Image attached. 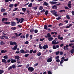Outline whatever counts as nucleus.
I'll return each mask as SVG.
<instances>
[{"instance_id":"nucleus-14","label":"nucleus","mask_w":74,"mask_h":74,"mask_svg":"<svg viewBox=\"0 0 74 74\" xmlns=\"http://www.w3.org/2000/svg\"><path fill=\"white\" fill-rule=\"evenodd\" d=\"M57 12L55 11V12L52 13L53 15H54L55 16H58V14H57Z\"/></svg>"},{"instance_id":"nucleus-23","label":"nucleus","mask_w":74,"mask_h":74,"mask_svg":"<svg viewBox=\"0 0 74 74\" xmlns=\"http://www.w3.org/2000/svg\"><path fill=\"white\" fill-rule=\"evenodd\" d=\"M1 12H5V9L4 8L1 9Z\"/></svg>"},{"instance_id":"nucleus-61","label":"nucleus","mask_w":74,"mask_h":74,"mask_svg":"<svg viewBox=\"0 0 74 74\" xmlns=\"http://www.w3.org/2000/svg\"><path fill=\"white\" fill-rule=\"evenodd\" d=\"M25 44H28L29 43V42L28 41H27L25 42Z\"/></svg>"},{"instance_id":"nucleus-6","label":"nucleus","mask_w":74,"mask_h":74,"mask_svg":"<svg viewBox=\"0 0 74 74\" xmlns=\"http://www.w3.org/2000/svg\"><path fill=\"white\" fill-rule=\"evenodd\" d=\"M14 58L15 59H17V61H18L19 60H20V57L18 56H14Z\"/></svg>"},{"instance_id":"nucleus-54","label":"nucleus","mask_w":74,"mask_h":74,"mask_svg":"<svg viewBox=\"0 0 74 74\" xmlns=\"http://www.w3.org/2000/svg\"><path fill=\"white\" fill-rule=\"evenodd\" d=\"M64 62L63 60H61L60 62V64H62Z\"/></svg>"},{"instance_id":"nucleus-27","label":"nucleus","mask_w":74,"mask_h":74,"mask_svg":"<svg viewBox=\"0 0 74 74\" xmlns=\"http://www.w3.org/2000/svg\"><path fill=\"white\" fill-rule=\"evenodd\" d=\"M12 69H15V68H16V65L15 64H13L12 65Z\"/></svg>"},{"instance_id":"nucleus-62","label":"nucleus","mask_w":74,"mask_h":74,"mask_svg":"<svg viewBox=\"0 0 74 74\" xmlns=\"http://www.w3.org/2000/svg\"><path fill=\"white\" fill-rule=\"evenodd\" d=\"M1 45H3V44H4V43H3V42L1 41V42L0 43Z\"/></svg>"},{"instance_id":"nucleus-37","label":"nucleus","mask_w":74,"mask_h":74,"mask_svg":"<svg viewBox=\"0 0 74 74\" xmlns=\"http://www.w3.org/2000/svg\"><path fill=\"white\" fill-rule=\"evenodd\" d=\"M29 53H27V54H25L24 55V56H25V57H26V58H27V57L29 56Z\"/></svg>"},{"instance_id":"nucleus-3","label":"nucleus","mask_w":74,"mask_h":74,"mask_svg":"<svg viewBox=\"0 0 74 74\" xmlns=\"http://www.w3.org/2000/svg\"><path fill=\"white\" fill-rule=\"evenodd\" d=\"M52 59H53L52 57L51 56L50 57V58H49L47 60V61L48 63H49V62H52Z\"/></svg>"},{"instance_id":"nucleus-15","label":"nucleus","mask_w":74,"mask_h":74,"mask_svg":"<svg viewBox=\"0 0 74 74\" xmlns=\"http://www.w3.org/2000/svg\"><path fill=\"white\" fill-rule=\"evenodd\" d=\"M43 48L44 49H46L47 48H48V45H44L43 46Z\"/></svg>"},{"instance_id":"nucleus-29","label":"nucleus","mask_w":74,"mask_h":74,"mask_svg":"<svg viewBox=\"0 0 74 74\" xmlns=\"http://www.w3.org/2000/svg\"><path fill=\"white\" fill-rule=\"evenodd\" d=\"M20 38H23L24 39H25V36L23 35L22 36H20Z\"/></svg>"},{"instance_id":"nucleus-53","label":"nucleus","mask_w":74,"mask_h":74,"mask_svg":"<svg viewBox=\"0 0 74 74\" xmlns=\"http://www.w3.org/2000/svg\"><path fill=\"white\" fill-rule=\"evenodd\" d=\"M18 10V8H15L13 10V11H16V10Z\"/></svg>"},{"instance_id":"nucleus-34","label":"nucleus","mask_w":74,"mask_h":74,"mask_svg":"<svg viewBox=\"0 0 74 74\" xmlns=\"http://www.w3.org/2000/svg\"><path fill=\"white\" fill-rule=\"evenodd\" d=\"M14 6V4H12L10 5L9 6V7H10V8H12V7Z\"/></svg>"},{"instance_id":"nucleus-58","label":"nucleus","mask_w":74,"mask_h":74,"mask_svg":"<svg viewBox=\"0 0 74 74\" xmlns=\"http://www.w3.org/2000/svg\"><path fill=\"white\" fill-rule=\"evenodd\" d=\"M12 69V66H10V67L8 68V70H11Z\"/></svg>"},{"instance_id":"nucleus-10","label":"nucleus","mask_w":74,"mask_h":74,"mask_svg":"<svg viewBox=\"0 0 74 74\" xmlns=\"http://www.w3.org/2000/svg\"><path fill=\"white\" fill-rule=\"evenodd\" d=\"M11 62L12 63H15V62H16V60L15 59H14L12 58H11Z\"/></svg>"},{"instance_id":"nucleus-31","label":"nucleus","mask_w":74,"mask_h":74,"mask_svg":"<svg viewBox=\"0 0 74 74\" xmlns=\"http://www.w3.org/2000/svg\"><path fill=\"white\" fill-rule=\"evenodd\" d=\"M4 59H8V56L6 55L3 56V57Z\"/></svg>"},{"instance_id":"nucleus-13","label":"nucleus","mask_w":74,"mask_h":74,"mask_svg":"<svg viewBox=\"0 0 74 74\" xmlns=\"http://www.w3.org/2000/svg\"><path fill=\"white\" fill-rule=\"evenodd\" d=\"M7 61V60L5 59H2V63H4L5 64H6L7 63V62L6 61Z\"/></svg>"},{"instance_id":"nucleus-9","label":"nucleus","mask_w":74,"mask_h":74,"mask_svg":"<svg viewBox=\"0 0 74 74\" xmlns=\"http://www.w3.org/2000/svg\"><path fill=\"white\" fill-rule=\"evenodd\" d=\"M57 37L58 40H63V37H60V35H59L57 36Z\"/></svg>"},{"instance_id":"nucleus-33","label":"nucleus","mask_w":74,"mask_h":74,"mask_svg":"<svg viewBox=\"0 0 74 74\" xmlns=\"http://www.w3.org/2000/svg\"><path fill=\"white\" fill-rule=\"evenodd\" d=\"M34 31V29H32L30 30V32L31 33H32V32H33Z\"/></svg>"},{"instance_id":"nucleus-32","label":"nucleus","mask_w":74,"mask_h":74,"mask_svg":"<svg viewBox=\"0 0 74 74\" xmlns=\"http://www.w3.org/2000/svg\"><path fill=\"white\" fill-rule=\"evenodd\" d=\"M11 29H12V30H15L16 29V27H12Z\"/></svg>"},{"instance_id":"nucleus-11","label":"nucleus","mask_w":74,"mask_h":74,"mask_svg":"<svg viewBox=\"0 0 74 74\" xmlns=\"http://www.w3.org/2000/svg\"><path fill=\"white\" fill-rule=\"evenodd\" d=\"M52 44L53 45H56V44H59V42L58 41L54 42V41H52Z\"/></svg>"},{"instance_id":"nucleus-60","label":"nucleus","mask_w":74,"mask_h":74,"mask_svg":"<svg viewBox=\"0 0 74 74\" xmlns=\"http://www.w3.org/2000/svg\"><path fill=\"white\" fill-rule=\"evenodd\" d=\"M66 17L67 19H70V16L69 15H67L66 16Z\"/></svg>"},{"instance_id":"nucleus-28","label":"nucleus","mask_w":74,"mask_h":74,"mask_svg":"<svg viewBox=\"0 0 74 74\" xmlns=\"http://www.w3.org/2000/svg\"><path fill=\"white\" fill-rule=\"evenodd\" d=\"M41 44H40L39 45V48L40 49H41L42 48H43V47H42V46H41Z\"/></svg>"},{"instance_id":"nucleus-36","label":"nucleus","mask_w":74,"mask_h":74,"mask_svg":"<svg viewBox=\"0 0 74 74\" xmlns=\"http://www.w3.org/2000/svg\"><path fill=\"white\" fill-rule=\"evenodd\" d=\"M4 38H5V36H1V39L3 40V39H4Z\"/></svg>"},{"instance_id":"nucleus-7","label":"nucleus","mask_w":74,"mask_h":74,"mask_svg":"<svg viewBox=\"0 0 74 74\" xmlns=\"http://www.w3.org/2000/svg\"><path fill=\"white\" fill-rule=\"evenodd\" d=\"M11 26H16V23L14 21L12 22L11 23Z\"/></svg>"},{"instance_id":"nucleus-2","label":"nucleus","mask_w":74,"mask_h":74,"mask_svg":"<svg viewBox=\"0 0 74 74\" xmlns=\"http://www.w3.org/2000/svg\"><path fill=\"white\" fill-rule=\"evenodd\" d=\"M28 70L30 72H32L34 70V69L32 67L29 66L28 68Z\"/></svg>"},{"instance_id":"nucleus-18","label":"nucleus","mask_w":74,"mask_h":74,"mask_svg":"<svg viewBox=\"0 0 74 74\" xmlns=\"http://www.w3.org/2000/svg\"><path fill=\"white\" fill-rule=\"evenodd\" d=\"M45 5L46 6H47V5H48L49 4L47 2H45L43 4V5Z\"/></svg>"},{"instance_id":"nucleus-1","label":"nucleus","mask_w":74,"mask_h":74,"mask_svg":"<svg viewBox=\"0 0 74 74\" xmlns=\"http://www.w3.org/2000/svg\"><path fill=\"white\" fill-rule=\"evenodd\" d=\"M17 21H18L16 23L18 24L19 23V22H20V23H22L24 21V19H20L19 20L18 19H16L15 20Z\"/></svg>"},{"instance_id":"nucleus-25","label":"nucleus","mask_w":74,"mask_h":74,"mask_svg":"<svg viewBox=\"0 0 74 74\" xmlns=\"http://www.w3.org/2000/svg\"><path fill=\"white\" fill-rule=\"evenodd\" d=\"M3 23H4V24H7V25H10L11 23V22H4Z\"/></svg>"},{"instance_id":"nucleus-55","label":"nucleus","mask_w":74,"mask_h":74,"mask_svg":"<svg viewBox=\"0 0 74 74\" xmlns=\"http://www.w3.org/2000/svg\"><path fill=\"white\" fill-rule=\"evenodd\" d=\"M45 11V10L44 9H43L40 11V12H44Z\"/></svg>"},{"instance_id":"nucleus-5","label":"nucleus","mask_w":74,"mask_h":74,"mask_svg":"<svg viewBox=\"0 0 74 74\" xmlns=\"http://www.w3.org/2000/svg\"><path fill=\"white\" fill-rule=\"evenodd\" d=\"M69 46L68 45H67L66 46H64V47L63 49L64 50H68L69 49Z\"/></svg>"},{"instance_id":"nucleus-59","label":"nucleus","mask_w":74,"mask_h":74,"mask_svg":"<svg viewBox=\"0 0 74 74\" xmlns=\"http://www.w3.org/2000/svg\"><path fill=\"white\" fill-rule=\"evenodd\" d=\"M60 52H59V51H58L56 52V55H58V54H59V53Z\"/></svg>"},{"instance_id":"nucleus-51","label":"nucleus","mask_w":74,"mask_h":74,"mask_svg":"<svg viewBox=\"0 0 74 74\" xmlns=\"http://www.w3.org/2000/svg\"><path fill=\"white\" fill-rule=\"evenodd\" d=\"M29 34H27L25 36L26 38H27L28 37H29Z\"/></svg>"},{"instance_id":"nucleus-8","label":"nucleus","mask_w":74,"mask_h":74,"mask_svg":"<svg viewBox=\"0 0 74 74\" xmlns=\"http://www.w3.org/2000/svg\"><path fill=\"white\" fill-rule=\"evenodd\" d=\"M45 38H47L48 37V38L51 37V34L49 33L47 34V36H45Z\"/></svg>"},{"instance_id":"nucleus-43","label":"nucleus","mask_w":74,"mask_h":74,"mask_svg":"<svg viewBox=\"0 0 74 74\" xmlns=\"http://www.w3.org/2000/svg\"><path fill=\"white\" fill-rule=\"evenodd\" d=\"M48 14V10H46L45 12V15H47Z\"/></svg>"},{"instance_id":"nucleus-48","label":"nucleus","mask_w":74,"mask_h":74,"mask_svg":"<svg viewBox=\"0 0 74 74\" xmlns=\"http://www.w3.org/2000/svg\"><path fill=\"white\" fill-rule=\"evenodd\" d=\"M59 56H57L55 58V59L56 60L59 59Z\"/></svg>"},{"instance_id":"nucleus-50","label":"nucleus","mask_w":74,"mask_h":74,"mask_svg":"<svg viewBox=\"0 0 74 74\" xmlns=\"http://www.w3.org/2000/svg\"><path fill=\"white\" fill-rule=\"evenodd\" d=\"M38 32V31L37 29H35L34 30V33H37Z\"/></svg>"},{"instance_id":"nucleus-17","label":"nucleus","mask_w":74,"mask_h":74,"mask_svg":"<svg viewBox=\"0 0 74 74\" xmlns=\"http://www.w3.org/2000/svg\"><path fill=\"white\" fill-rule=\"evenodd\" d=\"M52 8L53 10H56V9H57V8H58V7H57L56 5H54L52 7Z\"/></svg>"},{"instance_id":"nucleus-24","label":"nucleus","mask_w":74,"mask_h":74,"mask_svg":"<svg viewBox=\"0 0 74 74\" xmlns=\"http://www.w3.org/2000/svg\"><path fill=\"white\" fill-rule=\"evenodd\" d=\"M44 29H48V27L46 25H44Z\"/></svg>"},{"instance_id":"nucleus-4","label":"nucleus","mask_w":74,"mask_h":74,"mask_svg":"<svg viewBox=\"0 0 74 74\" xmlns=\"http://www.w3.org/2000/svg\"><path fill=\"white\" fill-rule=\"evenodd\" d=\"M17 43L15 42L11 41L10 42V45H16Z\"/></svg>"},{"instance_id":"nucleus-56","label":"nucleus","mask_w":74,"mask_h":74,"mask_svg":"<svg viewBox=\"0 0 74 74\" xmlns=\"http://www.w3.org/2000/svg\"><path fill=\"white\" fill-rule=\"evenodd\" d=\"M69 60V59L68 58H66V59H64V61L65 62H66V61H68V60Z\"/></svg>"},{"instance_id":"nucleus-49","label":"nucleus","mask_w":74,"mask_h":74,"mask_svg":"<svg viewBox=\"0 0 74 74\" xmlns=\"http://www.w3.org/2000/svg\"><path fill=\"white\" fill-rule=\"evenodd\" d=\"M33 52V49L29 51V53H32Z\"/></svg>"},{"instance_id":"nucleus-47","label":"nucleus","mask_w":74,"mask_h":74,"mask_svg":"<svg viewBox=\"0 0 74 74\" xmlns=\"http://www.w3.org/2000/svg\"><path fill=\"white\" fill-rule=\"evenodd\" d=\"M50 12L51 13H53V12H55V10H52L50 11Z\"/></svg>"},{"instance_id":"nucleus-40","label":"nucleus","mask_w":74,"mask_h":74,"mask_svg":"<svg viewBox=\"0 0 74 74\" xmlns=\"http://www.w3.org/2000/svg\"><path fill=\"white\" fill-rule=\"evenodd\" d=\"M53 48L54 49H56V46L55 45H53Z\"/></svg>"},{"instance_id":"nucleus-64","label":"nucleus","mask_w":74,"mask_h":74,"mask_svg":"<svg viewBox=\"0 0 74 74\" xmlns=\"http://www.w3.org/2000/svg\"><path fill=\"white\" fill-rule=\"evenodd\" d=\"M71 13L73 15H74V11H72L71 12Z\"/></svg>"},{"instance_id":"nucleus-35","label":"nucleus","mask_w":74,"mask_h":74,"mask_svg":"<svg viewBox=\"0 0 74 74\" xmlns=\"http://www.w3.org/2000/svg\"><path fill=\"white\" fill-rule=\"evenodd\" d=\"M40 10H42L43 9V7L42 6H40L39 8Z\"/></svg>"},{"instance_id":"nucleus-26","label":"nucleus","mask_w":74,"mask_h":74,"mask_svg":"<svg viewBox=\"0 0 74 74\" xmlns=\"http://www.w3.org/2000/svg\"><path fill=\"white\" fill-rule=\"evenodd\" d=\"M22 10L23 12H25L26 10V9L25 8H23L22 9Z\"/></svg>"},{"instance_id":"nucleus-39","label":"nucleus","mask_w":74,"mask_h":74,"mask_svg":"<svg viewBox=\"0 0 74 74\" xmlns=\"http://www.w3.org/2000/svg\"><path fill=\"white\" fill-rule=\"evenodd\" d=\"M29 51L28 50L25 51V53H29Z\"/></svg>"},{"instance_id":"nucleus-41","label":"nucleus","mask_w":74,"mask_h":74,"mask_svg":"<svg viewBox=\"0 0 74 74\" xmlns=\"http://www.w3.org/2000/svg\"><path fill=\"white\" fill-rule=\"evenodd\" d=\"M29 66H30V64H28L26 65L25 67H26V68H28V67H29Z\"/></svg>"},{"instance_id":"nucleus-46","label":"nucleus","mask_w":74,"mask_h":74,"mask_svg":"<svg viewBox=\"0 0 74 74\" xmlns=\"http://www.w3.org/2000/svg\"><path fill=\"white\" fill-rule=\"evenodd\" d=\"M37 8H38V7L36 6L34 7L33 8L34 10H37Z\"/></svg>"},{"instance_id":"nucleus-19","label":"nucleus","mask_w":74,"mask_h":74,"mask_svg":"<svg viewBox=\"0 0 74 74\" xmlns=\"http://www.w3.org/2000/svg\"><path fill=\"white\" fill-rule=\"evenodd\" d=\"M18 47L17 45H16L12 49L13 50H16V49H17V47Z\"/></svg>"},{"instance_id":"nucleus-52","label":"nucleus","mask_w":74,"mask_h":74,"mask_svg":"<svg viewBox=\"0 0 74 74\" xmlns=\"http://www.w3.org/2000/svg\"><path fill=\"white\" fill-rule=\"evenodd\" d=\"M45 40V38H43V39H41L40 38V41H44Z\"/></svg>"},{"instance_id":"nucleus-57","label":"nucleus","mask_w":74,"mask_h":74,"mask_svg":"<svg viewBox=\"0 0 74 74\" xmlns=\"http://www.w3.org/2000/svg\"><path fill=\"white\" fill-rule=\"evenodd\" d=\"M58 25L59 26H63V24L60 23Z\"/></svg>"},{"instance_id":"nucleus-16","label":"nucleus","mask_w":74,"mask_h":74,"mask_svg":"<svg viewBox=\"0 0 74 74\" xmlns=\"http://www.w3.org/2000/svg\"><path fill=\"white\" fill-rule=\"evenodd\" d=\"M47 39L48 40H49V41H52V40H53V38L52 37H50L49 38H48Z\"/></svg>"},{"instance_id":"nucleus-20","label":"nucleus","mask_w":74,"mask_h":74,"mask_svg":"<svg viewBox=\"0 0 74 74\" xmlns=\"http://www.w3.org/2000/svg\"><path fill=\"white\" fill-rule=\"evenodd\" d=\"M1 53H5L6 52H7V50H1Z\"/></svg>"},{"instance_id":"nucleus-42","label":"nucleus","mask_w":74,"mask_h":74,"mask_svg":"<svg viewBox=\"0 0 74 74\" xmlns=\"http://www.w3.org/2000/svg\"><path fill=\"white\" fill-rule=\"evenodd\" d=\"M32 7V3H30L28 5V7Z\"/></svg>"},{"instance_id":"nucleus-22","label":"nucleus","mask_w":74,"mask_h":74,"mask_svg":"<svg viewBox=\"0 0 74 74\" xmlns=\"http://www.w3.org/2000/svg\"><path fill=\"white\" fill-rule=\"evenodd\" d=\"M21 53H25V50L23 49H21L20 50Z\"/></svg>"},{"instance_id":"nucleus-21","label":"nucleus","mask_w":74,"mask_h":74,"mask_svg":"<svg viewBox=\"0 0 74 74\" xmlns=\"http://www.w3.org/2000/svg\"><path fill=\"white\" fill-rule=\"evenodd\" d=\"M70 52L71 53H73L74 52V48L72 49H71L70 51Z\"/></svg>"},{"instance_id":"nucleus-30","label":"nucleus","mask_w":74,"mask_h":74,"mask_svg":"<svg viewBox=\"0 0 74 74\" xmlns=\"http://www.w3.org/2000/svg\"><path fill=\"white\" fill-rule=\"evenodd\" d=\"M71 3H69L68 4V6L69 7V8H71Z\"/></svg>"},{"instance_id":"nucleus-45","label":"nucleus","mask_w":74,"mask_h":74,"mask_svg":"<svg viewBox=\"0 0 74 74\" xmlns=\"http://www.w3.org/2000/svg\"><path fill=\"white\" fill-rule=\"evenodd\" d=\"M56 61L57 63H59V62H60V60H59V59H57L56 60Z\"/></svg>"},{"instance_id":"nucleus-12","label":"nucleus","mask_w":74,"mask_h":74,"mask_svg":"<svg viewBox=\"0 0 74 74\" xmlns=\"http://www.w3.org/2000/svg\"><path fill=\"white\" fill-rule=\"evenodd\" d=\"M49 3H50V4H57L58 2L55 1H50Z\"/></svg>"},{"instance_id":"nucleus-63","label":"nucleus","mask_w":74,"mask_h":74,"mask_svg":"<svg viewBox=\"0 0 74 74\" xmlns=\"http://www.w3.org/2000/svg\"><path fill=\"white\" fill-rule=\"evenodd\" d=\"M47 73L48 74H52V72L50 71H48Z\"/></svg>"},{"instance_id":"nucleus-44","label":"nucleus","mask_w":74,"mask_h":74,"mask_svg":"<svg viewBox=\"0 0 74 74\" xmlns=\"http://www.w3.org/2000/svg\"><path fill=\"white\" fill-rule=\"evenodd\" d=\"M37 56H38L41 55V53L39 52L37 54Z\"/></svg>"},{"instance_id":"nucleus-38","label":"nucleus","mask_w":74,"mask_h":74,"mask_svg":"<svg viewBox=\"0 0 74 74\" xmlns=\"http://www.w3.org/2000/svg\"><path fill=\"white\" fill-rule=\"evenodd\" d=\"M3 73H4V71H3V70H0V74H3Z\"/></svg>"}]
</instances>
